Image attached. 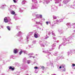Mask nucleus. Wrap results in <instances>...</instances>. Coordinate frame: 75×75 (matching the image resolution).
Here are the masks:
<instances>
[{
	"label": "nucleus",
	"instance_id": "nucleus-3",
	"mask_svg": "<svg viewBox=\"0 0 75 75\" xmlns=\"http://www.w3.org/2000/svg\"><path fill=\"white\" fill-rule=\"evenodd\" d=\"M9 69H11L12 71H14V68L10 66L9 67Z\"/></svg>",
	"mask_w": 75,
	"mask_h": 75
},
{
	"label": "nucleus",
	"instance_id": "nucleus-12",
	"mask_svg": "<svg viewBox=\"0 0 75 75\" xmlns=\"http://www.w3.org/2000/svg\"><path fill=\"white\" fill-rule=\"evenodd\" d=\"M53 18L55 20L57 19V18L55 17H54Z\"/></svg>",
	"mask_w": 75,
	"mask_h": 75
},
{
	"label": "nucleus",
	"instance_id": "nucleus-16",
	"mask_svg": "<svg viewBox=\"0 0 75 75\" xmlns=\"http://www.w3.org/2000/svg\"><path fill=\"white\" fill-rule=\"evenodd\" d=\"M62 68V67H61V66H60V67H59V68H60V69H61Z\"/></svg>",
	"mask_w": 75,
	"mask_h": 75
},
{
	"label": "nucleus",
	"instance_id": "nucleus-8",
	"mask_svg": "<svg viewBox=\"0 0 75 75\" xmlns=\"http://www.w3.org/2000/svg\"><path fill=\"white\" fill-rule=\"evenodd\" d=\"M22 53H23V51L21 50V51L19 52L20 55H21V54H22Z\"/></svg>",
	"mask_w": 75,
	"mask_h": 75
},
{
	"label": "nucleus",
	"instance_id": "nucleus-7",
	"mask_svg": "<svg viewBox=\"0 0 75 75\" xmlns=\"http://www.w3.org/2000/svg\"><path fill=\"white\" fill-rule=\"evenodd\" d=\"M30 62H31V61H30V60L27 61L28 64H30Z\"/></svg>",
	"mask_w": 75,
	"mask_h": 75
},
{
	"label": "nucleus",
	"instance_id": "nucleus-2",
	"mask_svg": "<svg viewBox=\"0 0 75 75\" xmlns=\"http://www.w3.org/2000/svg\"><path fill=\"white\" fill-rule=\"evenodd\" d=\"M18 52V50L17 49H15L14 50L13 52L14 54H17Z\"/></svg>",
	"mask_w": 75,
	"mask_h": 75
},
{
	"label": "nucleus",
	"instance_id": "nucleus-6",
	"mask_svg": "<svg viewBox=\"0 0 75 75\" xmlns=\"http://www.w3.org/2000/svg\"><path fill=\"white\" fill-rule=\"evenodd\" d=\"M34 37H35V38H37V37H38V36H37V35L36 34H35Z\"/></svg>",
	"mask_w": 75,
	"mask_h": 75
},
{
	"label": "nucleus",
	"instance_id": "nucleus-1",
	"mask_svg": "<svg viewBox=\"0 0 75 75\" xmlns=\"http://www.w3.org/2000/svg\"><path fill=\"white\" fill-rule=\"evenodd\" d=\"M4 21L5 23H8V19L7 17H5L4 19Z\"/></svg>",
	"mask_w": 75,
	"mask_h": 75
},
{
	"label": "nucleus",
	"instance_id": "nucleus-5",
	"mask_svg": "<svg viewBox=\"0 0 75 75\" xmlns=\"http://www.w3.org/2000/svg\"><path fill=\"white\" fill-rule=\"evenodd\" d=\"M11 14L14 15V14H15V12L14 11H12L11 12Z\"/></svg>",
	"mask_w": 75,
	"mask_h": 75
},
{
	"label": "nucleus",
	"instance_id": "nucleus-14",
	"mask_svg": "<svg viewBox=\"0 0 75 75\" xmlns=\"http://www.w3.org/2000/svg\"><path fill=\"white\" fill-rule=\"evenodd\" d=\"M35 69H38V67H34Z\"/></svg>",
	"mask_w": 75,
	"mask_h": 75
},
{
	"label": "nucleus",
	"instance_id": "nucleus-9",
	"mask_svg": "<svg viewBox=\"0 0 75 75\" xmlns=\"http://www.w3.org/2000/svg\"><path fill=\"white\" fill-rule=\"evenodd\" d=\"M41 68H42V69H44L45 68L44 67V66H42L41 67Z\"/></svg>",
	"mask_w": 75,
	"mask_h": 75
},
{
	"label": "nucleus",
	"instance_id": "nucleus-10",
	"mask_svg": "<svg viewBox=\"0 0 75 75\" xmlns=\"http://www.w3.org/2000/svg\"><path fill=\"white\" fill-rule=\"evenodd\" d=\"M46 24H47V25H48V23H50V22H46Z\"/></svg>",
	"mask_w": 75,
	"mask_h": 75
},
{
	"label": "nucleus",
	"instance_id": "nucleus-4",
	"mask_svg": "<svg viewBox=\"0 0 75 75\" xmlns=\"http://www.w3.org/2000/svg\"><path fill=\"white\" fill-rule=\"evenodd\" d=\"M6 28H7L8 30H9V31H10V28L9 26H7Z\"/></svg>",
	"mask_w": 75,
	"mask_h": 75
},
{
	"label": "nucleus",
	"instance_id": "nucleus-13",
	"mask_svg": "<svg viewBox=\"0 0 75 75\" xmlns=\"http://www.w3.org/2000/svg\"><path fill=\"white\" fill-rule=\"evenodd\" d=\"M72 66H73V67H75V64H72Z\"/></svg>",
	"mask_w": 75,
	"mask_h": 75
},
{
	"label": "nucleus",
	"instance_id": "nucleus-11",
	"mask_svg": "<svg viewBox=\"0 0 75 75\" xmlns=\"http://www.w3.org/2000/svg\"><path fill=\"white\" fill-rule=\"evenodd\" d=\"M40 18H42V15H40Z\"/></svg>",
	"mask_w": 75,
	"mask_h": 75
},
{
	"label": "nucleus",
	"instance_id": "nucleus-15",
	"mask_svg": "<svg viewBox=\"0 0 75 75\" xmlns=\"http://www.w3.org/2000/svg\"><path fill=\"white\" fill-rule=\"evenodd\" d=\"M13 1H14V3H16V0H13Z\"/></svg>",
	"mask_w": 75,
	"mask_h": 75
}]
</instances>
